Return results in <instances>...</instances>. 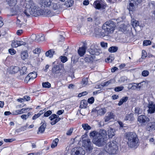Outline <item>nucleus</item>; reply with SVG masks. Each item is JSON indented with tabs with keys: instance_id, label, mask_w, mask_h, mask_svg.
<instances>
[{
	"instance_id": "f257e3e1",
	"label": "nucleus",
	"mask_w": 155,
	"mask_h": 155,
	"mask_svg": "<svg viewBox=\"0 0 155 155\" xmlns=\"http://www.w3.org/2000/svg\"><path fill=\"white\" fill-rule=\"evenodd\" d=\"M39 3L41 9L36 6L32 0L27 2L23 15H25L27 16L30 15L34 16L36 15L51 16V12L50 9H48L51 6L52 2L51 0H40Z\"/></svg>"
},
{
	"instance_id": "f03ea898",
	"label": "nucleus",
	"mask_w": 155,
	"mask_h": 155,
	"mask_svg": "<svg viewBox=\"0 0 155 155\" xmlns=\"http://www.w3.org/2000/svg\"><path fill=\"white\" fill-rule=\"evenodd\" d=\"M125 138L127 140L128 147L133 149H137L140 144L139 140L136 134L133 132L125 133Z\"/></svg>"
},
{
	"instance_id": "7ed1b4c3",
	"label": "nucleus",
	"mask_w": 155,
	"mask_h": 155,
	"mask_svg": "<svg viewBox=\"0 0 155 155\" xmlns=\"http://www.w3.org/2000/svg\"><path fill=\"white\" fill-rule=\"evenodd\" d=\"M104 149L106 152L109 154H116L118 150L117 142L116 141H112L108 142L104 147Z\"/></svg>"
},
{
	"instance_id": "20e7f679",
	"label": "nucleus",
	"mask_w": 155,
	"mask_h": 155,
	"mask_svg": "<svg viewBox=\"0 0 155 155\" xmlns=\"http://www.w3.org/2000/svg\"><path fill=\"white\" fill-rule=\"evenodd\" d=\"M116 25L112 21H107L102 26V29L104 31V35L113 33L115 29Z\"/></svg>"
},
{
	"instance_id": "39448f33",
	"label": "nucleus",
	"mask_w": 155,
	"mask_h": 155,
	"mask_svg": "<svg viewBox=\"0 0 155 155\" xmlns=\"http://www.w3.org/2000/svg\"><path fill=\"white\" fill-rule=\"evenodd\" d=\"M51 71L52 75L55 78L60 76L64 71V64H60L53 66Z\"/></svg>"
},
{
	"instance_id": "423d86ee",
	"label": "nucleus",
	"mask_w": 155,
	"mask_h": 155,
	"mask_svg": "<svg viewBox=\"0 0 155 155\" xmlns=\"http://www.w3.org/2000/svg\"><path fill=\"white\" fill-rule=\"evenodd\" d=\"M93 5L95 9L100 10L105 9L107 6L105 2L103 0H96L94 2Z\"/></svg>"
},
{
	"instance_id": "0eeeda50",
	"label": "nucleus",
	"mask_w": 155,
	"mask_h": 155,
	"mask_svg": "<svg viewBox=\"0 0 155 155\" xmlns=\"http://www.w3.org/2000/svg\"><path fill=\"white\" fill-rule=\"evenodd\" d=\"M82 145L88 153H90L92 152L93 149V146L90 139H88L83 140Z\"/></svg>"
},
{
	"instance_id": "6e6552de",
	"label": "nucleus",
	"mask_w": 155,
	"mask_h": 155,
	"mask_svg": "<svg viewBox=\"0 0 155 155\" xmlns=\"http://www.w3.org/2000/svg\"><path fill=\"white\" fill-rule=\"evenodd\" d=\"M137 120L141 125H145L150 121V120L147 116L141 115L138 117Z\"/></svg>"
},
{
	"instance_id": "1a4fd4ad",
	"label": "nucleus",
	"mask_w": 155,
	"mask_h": 155,
	"mask_svg": "<svg viewBox=\"0 0 155 155\" xmlns=\"http://www.w3.org/2000/svg\"><path fill=\"white\" fill-rule=\"evenodd\" d=\"M85 151L81 147H75L71 151V155H84Z\"/></svg>"
},
{
	"instance_id": "9d476101",
	"label": "nucleus",
	"mask_w": 155,
	"mask_h": 155,
	"mask_svg": "<svg viewBox=\"0 0 155 155\" xmlns=\"http://www.w3.org/2000/svg\"><path fill=\"white\" fill-rule=\"evenodd\" d=\"M93 142L96 145L100 147L104 145L106 143V140L104 139V138L101 137L99 136L93 140Z\"/></svg>"
},
{
	"instance_id": "9b49d317",
	"label": "nucleus",
	"mask_w": 155,
	"mask_h": 155,
	"mask_svg": "<svg viewBox=\"0 0 155 155\" xmlns=\"http://www.w3.org/2000/svg\"><path fill=\"white\" fill-rule=\"evenodd\" d=\"M147 107L148 109L147 110L148 114H152L155 112V104L153 102H149Z\"/></svg>"
},
{
	"instance_id": "f8f14e48",
	"label": "nucleus",
	"mask_w": 155,
	"mask_h": 155,
	"mask_svg": "<svg viewBox=\"0 0 155 155\" xmlns=\"http://www.w3.org/2000/svg\"><path fill=\"white\" fill-rule=\"evenodd\" d=\"M49 118L50 120L52 121L51 122V124L52 125L55 124L61 120V118L59 117L58 116L54 114L51 115Z\"/></svg>"
},
{
	"instance_id": "ddd939ff",
	"label": "nucleus",
	"mask_w": 155,
	"mask_h": 155,
	"mask_svg": "<svg viewBox=\"0 0 155 155\" xmlns=\"http://www.w3.org/2000/svg\"><path fill=\"white\" fill-rule=\"evenodd\" d=\"M30 109H31V108H30ZM29 109H30V108H23L20 110H17L14 111L12 112V115H16L26 113L29 111L28 110Z\"/></svg>"
},
{
	"instance_id": "4468645a",
	"label": "nucleus",
	"mask_w": 155,
	"mask_h": 155,
	"mask_svg": "<svg viewBox=\"0 0 155 155\" xmlns=\"http://www.w3.org/2000/svg\"><path fill=\"white\" fill-rule=\"evenodd\" d=\"M74 1L73 0H67L64 4H62L61 8H63V10L66 9L67 8L72 6L74 4Z\"/></svg>"
},
{
	"instance_id": "2eb2a0df",
	"label": "nucleus",
	"mask_w": 155,
	"mask_h": 155,
	"mask_svg": "<svg viewBox=\"0 0 155 155\" xmlns=\"http://www.w3.org/2000/svg\"><path fill=\"white\" fill-rule=\"evenodd\" d=\"M147 131L152 132L155 130V122H150L149 123L146 127Z\"/></svg>"
},
{
	"instance_id": "dca6fc26",
	"label": "nucleus",
	"mask_w": 155,
	"mask_h": 155,
	"mask_svg": "<svg viewBox=\"0 0 155 155\" xmlns=\"http://www.w3.org/2000/svg\"><path fill=\"white\" fill-rule=\"evenodd\" d=\"M86 50L85 46L84 45L80 47L78 50V53L79 55L81 57L83 56L86 52Z\"/></svg>"
},
{
	"instance_id": "f3484780",
	"label": "nucleus",
	"mask_w": 155,
	"mask_h": 155,
	"mask_svg": "<svg viewBox=\"0 0 155 155\" xmlns=\"http://www.w3.org/2000/svg\"><path fill=\"white\" fill-rule=\"evenodd\" d=\"M114 129L109 127L108 130V136L109 138H112L115 135Z\"/></svg>"
},
{
	"instance_id": "a211bd4d",
	"label": "nucleus",
	"mask_w": 155,
	"mask_h": 155,
	"mask_svg": "<svg viewBox=\"0 0 155 155\" xmlns=\"http://www.w3.org/2000/svg\"><path fill=\"white\" fill-rule=\"evenodd\" d=\"M134 3L133 2L132 0L130 1V3L129 5L127 7V8L129 10L130 13V12H133L135 10V6L134 5Z\"/></svg>"
},
{
	"instance_id": "6ab92c4d",
	"label": "nucleus",
	"mask_w": 155,
	"mask_h": 155,
	"mask_svg": "<svg viewBox=\"0 0 155 155\" xmlns=\"http://www.w3.org/2000/svg\"><path fill=\"white\" fill-rule=\"evenodd\" d=\"M19 70V68L17 66H12L10 68V72L12 74L17 73Z\"/></svg>"
},
{
	"instance_id": "aec40b11",
	"label": "nucleus",
	"mask_w": 155,
	"mask_h": 155,
	"mask_svg": "<svg viewBox=\"0 0 155 155\" xmlns=\"http://www.w3.org/2000/svg\"><path fill=\"white\" fill-rule=\"evenodd\" d=\"M7 4L10 7H14L17 4L18 0H6Z\"/></svg>"
},
{
	"instance_id": "412c9836",
	"label": "nucleus",
	"mask_w": 155,
	"mask_h": 155,
	"mask_svg": "<svg viewBox=\"0 0 155 155\" xmlns=\"http://www.w3.org/2000/svg\"><path fill=\"white\" fill-rule=\"evenodd\" d=\"M23 18L21 16H18L17 18L16 24L19 27H21L23 25L22 21Z\"/></svg>"
},
{
	"instance_id": "4be33fe9",
	"label": "nucleus",
	"mask_w": 155,
	"mask_h": 155,
	"mask_svg": "<svg viewBox=\"0 0 155 155\" xmlns=\"http://www.w3.org/2000/svg\"><path fill=\"white\" fill-rule=\"evenodd\" d=\"M46 126V124L45 123H43L39 128L37 134H39V133H43L45 130Z\"/></svg>"
},
{
	"instance_id": "5701e85b",
	"label": "nucleus",
	"mask_w": 155,
	"mask_h": 155,
	"mask_svg": "<svg viewBox=\"0 0 155 155\" xmlns=\"http://www.w3.org/2000/svg\"><path fill=\"white\" fill-rule=\"evenodd\" d=\"M115 81L114 80L111 79L102 83L101 85L103 87L107 86L109 85L114 84L115 83Z\"/></svg>"
},
{
	"instance_id": "b1692460",
	"label": "nucleus",
	"mask_w": 155,
	"mask_h": 155,
	"mask_svg": "<svg viewBox=\"0 0 155 155\" xmlns=\"http://www.w3.org/2000/svg\"><path fill=\"white\" fill-rule=\"evenodd\" d=\"M134 115L132 113L127 114L124 117V120H134Z\"/></svg>"
},
{
	"instance_id": "393cba45",
	"label": "nucleus",
	"mask_w": 155,
	"mask_h": 155,
	"mask_svg": "<svg viewBox=\"0 0 155 155\" xmlns=\"http://www.w3.org/2000/svg\"><path fill=\"white\" fill-rule=\"evenodd\" d=\"M54 52L55 51L53 50H49L46 52V56L50 58H51L53 57Z\"/></svg>"
},
{
	"instance_id": "a878e982",
	"label": "nucleus",
	"mask_w": 155,
	"mask_h": 155,
	"mask_svg": "<svg viewBox=\"0 0 155 155\" xmlns=\"http://www.w3.org/2000/svg\"><path fill=\"white\" fill-rule=\"evenodd\" d=\"M21 58L22 59L25 60L27 59L28 57V54L26 51H22L21 54Z\"/></svg>"
},
{
	"instance_id": "bb28decb",
	"label": "nucleus",
	"mask_w": 155,
	"mask_h": 155,
	"mask_svg": "<svg viewBox=\"0 0 155 155\" xmlns=\"http://www.w3.org/2000/svg\"><path fill=\"white\" fill-rule=\"evenodd\" d=\"M100 136L99 133L97 132L96 131H94L90 133V136L92 137L94 140L97 137Z\"/></svg>"
},
{
	"instance_id": "cd10ccee",
	"label": "nucleus",
	"mask_w": 155,
	"mask_h": 155,
	"mask_svg": "<svg viewBox=\"0 0 155 155\" xmlns=\"http://www.w3.org/2000/svg\"><path fill=\"white\" fill-rule=\"evenodd\" d=\"M99 134H100V136L101 137L104 138V139L106 140L107 138L105 137L107 134L106 130H100Z\"/></svg>"
},
{
	"instance_id": "c85d7f7f",
	"label": "nucleus",
	"mask_w": 155,
	"mask_h": 155,
	"mask_svg": "<svg viewBox=\"0 0 155 155\" xmlns=\"http://www.w3.org/2000/svg\"><path fill=\"white\" fill-rule=\"evenodd\" d=\"M128 100V97H123L120 100L118 104V105H121L124 103L126 102Z\"/></svg>"
},
{
	"instance_id": "c756f323",
	"label": "nucleus",
	"mask_w": 155,
	"mask_h": 155,
	"mask_svg": "<svg viewBox=\"0 0 155 155\" xmlns=\"http://www.w3.org/2000/svg\"><path fill=\"white\" fill-rule=\"evenodd\" d=\"M106 112V109L105 108L99 109L97 110V113L98 115H104Z\"/></svg>"
},
{
	"instance_id": "7c9ffc66",
	"label": "nucleus",
	"mask_w": 155,
	"mask_h": 155,
	"mask_svg": "<svg viewBox=\"0 0 155 155\" xmlns=\"http://www.w3.org/2000/svg\"><path fill=\"white\" fill-rule=\"evenodd\" d=\"M82 126L84 130L87 131L91 129V127L87 124H82Z\"/></svg>"
},
{
	"instance_id": "2f4dec72",
	"label": "nucleus",
	"mask_w": 155,
	"mask_h": 155,
	"mask_svg": "<svg viewBox=\"0 0 155 155\" xmlns=\"http://www.w3.org/2000/svg\"><path fill=\"white\" fill-rule=\"evenodd\" d=\"M87 102L85 100H83L81 101L80 103V107L82 108H85L87 106Z\"/></svg>"
},
{
	"instance_id": "473e14b6",
	"label": "nucleus",
	"mask_w": 155,
	"mask_h": 155,
	"mask_svg": "<svg viewBox=\"0 0 155 155\" xmlns=\"http://www.w3.org/2000/svg\"><path fill=\"white\" fill-rule=\"evenodd\" d=\"M61 7V6H59L58 4L55 3H53L52 2V4L51 5V6L50 8H49L48 9L50 8H53L54 10L57 9L59 7Z\"/></svg>"
},
{
	"instance_id": "72a5a7b5",
	"label": "nucleus",
	"mask_w": 155,
	"mask_h": 155,
	"mask_svg": "<svg viewBox=\"0 0 155 155\" xmlns=\"http://www.w3.org/2000/svg\"><path fill=\"white\" fill-rule=\"evenodd\" d=\"M114 116V115L113 113H110L105 118V122L108 121L111 119L113 118Z\"/></svg>"
},
{
	"instance_id": "f704fd0d",
	"label": "nucleus",
	"mask_w": 155,
	"mask_h": 155,
	"mask_svg": "<svg viewBox=\"0 0 155 155\" xmlns=\"http://www.w3.org/2000/svg\"><path fill=\"white\" fill-rule=\"evenodd\" d=\"M27 68L25 66L22 67L21 69H19V71L20 72L21 75H24L26 74L27 73Z\"/></svg>"
},
{
	"instance_id": "c9c22d12",
	"label": "nucleus",
	"mask_w": 155,
	"mask_h": 155,
	"mask_svg": "<svg viewBox=\"0 0 155 155\" xmlns=\"http://www.w3.org/2000/svg\"><path fill=\"white\" fill-rule=\"evenodd\" d=\"M118 48L116 46H111L108 49V51L111 53H114L116 52Z\"/></svg>"
},
{
	"instance_id": "e433bc0d",
	"label": "nucleus",
	"mask_w": 155,
	"mask_h": 155,
	"mask_svg": "<svg viewBox=\"0 0 155 155\" xmlns=\"http://www.w3.org/2000/svg\"><path fill=\"white\" fill-rule=\"evenodd\" d=\"M136 85V83H130L128 84V88L129 89H131L132 90H136V89H137Z\"/></svg>"
},
{
	"instance_id": "4c0bfd02",
	"label": "nucleus",
	"mask_w": 155,
	"mask_h": 155,
	"mask_svg": "<svg viewBox=\"0 0 155 155\" xmlns=\"http://www.w3.org/2000/svg\"><path fill=\"white\" fill-rule=\"evenodd\" d=\"M131 24L133 27L134 28L135 27H136L138 26L139 25V23L138 21L134 19H132L131 20Z\"/></svg>"
},
{
	"instance_id": "58836bf2",
	"label": "nucleus",
	"mask_w": 155,
	"mask_h": 155,
	"mask_svg": "<svg viewBox=\"0 0 155 155\" xmlns=\"http://www.w3.org/2000/svg\"><path fill=\"white\" fill-rule=\"evenodd\" d=\"M28 74L32 80L36 78L37 77V73L35 71L31 72Z\"/></svg>"
},
{
	"instance_id": "ea45409f",
	"label": "nucleus",
	"mask_w": 155,
	"mask_h": 155,
	"mask_svg": "<svg viewBox=\"0 0 155 155\" xmlns=\"http://www.w3.org/2000/svg\"><path fill=\"white\" fill-rule=\"evenodd\" d=\"M58 141L59 140L58 138L55 139L53 141L51 145V147L53 148L57 146Z\"/></svg>"
},
{
	"instance_id": "a19ab883",
	"label": "nucleus",
	"mask_w": 155,
	"mask_h": 155,
	"mask_svg": "<svg viewBox=\"0 0 155 155\" xmlns=\"http://www.w3.org/2000/svg\"><path fill=\"white\" fill-rule=\"evenodd\" d=\"M11 46L13 48H16L18 47V41L14 40L12 41Z\"/></svg>"
},
{
	"instance_id": "79ce46f5",
	"label": "nucleus",
	"mask_w": 155,
	"mask_h": 155,
	"mask_svg": "<svg viewBox=\"0 0 155 155\" xmlns=\"http://www.w3.org/2000/svg\"><path fill=\"white\" fill-rule=\"evenodd\" d=\"M147 139L149 140L150 144L153 145H155V141L153 137H150V136H148Z\"/></svg>"
},
{
	"instance_id": "37998d69",
	"label": "nucleus",
	"mask_w": 155,
	"mask_h": 155,
	"mask_svg": "<svg viewBox=\"0 0 155 155\" xmlns=\"http://www.w3.org/2000/svg\"><path fill=\"white\" fill-rule=\"evenodd\" d=\"M38 41H43L45 40V36L44 35L40 34L39 35H38Z\"/></svg>"
},
{
	"instance_id": "c03bdc74",
	"label": "nucleus",
	"mask_w": 155,
	"mask_h": 155,
	"mask_svg": "<svg viewBox=\"0 0 155 155\" xmlns=\"http://www.w3.org/2000/svg\"><path fill=\"white\" fill-rule=\"evenodd\" d=\"M42 86L44 87L49 88L51 87V85L48 82H46L42 83Z\"/></svg>"
},
{
	"instance_id": "a18cd8bd",
	"label": "nucleus",
	"mask_w": 155,
	"mask_h": 155,
	"mask_svg": "<svg viewBox=\"0 0 155 155\" xmlns=\"http://www.w3.org/2000/svg\"><path fill=\"white\" fill-rule=\"evenodd\" d=\"M18 44L19 46H20L21 45H24L25 46L27 47L28 45L27 44L26 42L22 41H18Z\"/></svg>"
},
{
	"instance_id": "49530a36",
	"label": "nucleus",
	"mask_w": 155,
	"mask_h": 155,
	"mask_svg": "<svg viewBox=\"0 0 155 155\" xmlns=\"http://www.w3.org/2000/svg\"><path fill=\"white\" fill-rule=\"evenodd\" d=\"M30 39L32 41H37L38 39V35L35 34H32L30 37Z\"/></svg>"
},
{
	"instance_id": "de8ad7c7",
	"label": "nucleus",
	"mask_w": 155,
	"mask_h": 155,
	"mask_svg": "<svg viewBox=\"0 0 155 155\" xmlns=\"http://www.w3.org/2000/svg\"><path fill=\"white\" fill-rule=\"evenodd\" d=\"M124 88V87L123 86L117 87L115 88L114 91L116 92H119L122 91Z\"/></svg>"
},
{
	"instance_id": "09e8293b",
	"label": "nucleus",
	"mask_w": 155,
	"mask_h": 155,
	"mask_svg": "<svg viewBox=\"0 0 155 155\" xmlns=\"http://www.w3.org/2000/svg\"><path fill=\"white\" fill-rule=\"evenodd\" d=\"M82 83L83 84V86H84L88 83V80L87 78H84L82 79Z\"/></svg>"
},
{
	"instance_id": "8fccbe9b",
	"label": "nucleus",
	"mask_w": 155,
	"mask_h": 155,
	"mask_svg": "<svg viewBox=\"0 0 155 155\" xmlns=\"http://www.w3.org/2000/svg\"><path fill=\"white\" fill-rule=\"evenodd\" d=\"M61 61L63 63H64L67 61V58L64 56H61L60 57Z\"/></svg>"
},
{
	"instance_id": "3c124183",
	"label": "nucleus",
	"mask_w": 155,
	"mask_h": 155,
	"mask_svg": "<svg viewBox=\"0 0 155 155\" xmlns=\"http://www.w3.org/2000/svg\"><path fill=\"white\" fill-rule=\"evenodd\" d=\"M149 73L148 71L147 70H144L142 71V76L144 77H146L149 75Z\"/></svg>"
},
{
	"instance_id": "603ef678",
	"label": "nucleus",
	"mask_w": 155,
	"mask_h": 155,
	"mask_svg": "<svg viewBox=\"0 0 155 155\" xmlns=\"http://www.w3.org/2000/svg\"><path fill=\"white\" fill-rule=\"evenodd\" d=\"M84 60L86 62H89L91 61V55H88L84 58Z\"/></svg>"
},
{
	"instance_id": "864d4df0",
	"label": "nucleus",
	"mask_w": 155,
	"mask_h": 155,
	"mask_svg": "<svg viewBox=\"0 0 155 155\" xmlns=\"http://www.w3.org/2000/svg\"><path fill=\"white\" fill-rule=\"evenodd\" d=\"M151 41L150 40H144L143 41V45L144 46H147L151 44Z\"/></svg>"
},
{
	"instance_id": "5fc2aeb1",
	"label": "nucleus",
	"mask_w": 155,
	"mask_h": 155,
	"mask_svg": "<svg viewBox=\"0 0 155 155\" xmlns=\"http://www.w3.org/2000/svg\"><path fill=\"white\" fill-rule=\"evenodd\" d=\"M114 59V58L113 57H109L105 59V61L107 63L111 62Z\"/></svg>"
},
{
	"instance_id": "6e6d98bb",
	"label": "nucleus",
	"mask_w": 155,
	"mask_h": 155,
	"mask_svg": "<svg viewBox=\"0 0 155 155\" xmlns=\"http://www.w3.org/2000/svg\"><path fill=\"white\" fill-rule=\"evenodd\" d=\"M133 2L135 4V5H137L138 4L141 3L142 0H132Z\"/></svg>"
},
{
	"instance_id": "4d7b16f0",
	"label": "nucleus",
	"mask_w": 155,
	"mask_h": 155,
	"mask_svg": "<svg viewBox=\"0 0 155 155\" xmlns=\"http://www.w3.org/2000/svg\"><path fill=\"white\" fill-rule=\"evenodd\" d=\"M135 112L136 113L139 114L141 113L142 110L139 107H135Z\"/></svg>"
},
{
	"instance_id": "13d9d810",
	"label": "nucleus",
	"mask_w": 155,
	"mask_h": 155,
	"mask_svg": "<svg viewBox=\"0 0 155 155\" xmlns=\"http://www.w3.org/2000/svg\"><path fill=\"white\" fill-rule=\"evenodd\" d=\"M52 114V112L51 110H49L45 113L44 114V116L45 117H48L50 115Z\"/></svg>"
},
{
	"instance_id": "bf43d9fd",
	"label": "nucleus",
	"mask_w": 155,
	"mask_h": 155,
	"mask_svg": "<svg viewBox=\"0 0 155 155\" xmlns=\"http://www.w3.org/2000/svg\"><path fill=\"white\" fill-rule=\"evenodd\" d=\"M147 53L145 51L143 50L142 51L141 58L144 59L147 57Z\"/></svg>"
},
{
	"instance_id": "052dcab7",
	"label": "nucleus",
	"mask_w": 155,
	"mask_h": 155,
	"mask_svg": "<svg viewBox=\"0 0 155 155\" xmlns=\"http://www.w3.org/2000/svg\"><path fill=\"white\" fill-rule=\"evenodd\" d=\"M4 141L6 142H12V141L15 140V138L11 139H5L4 140Z\"/></svg>"
},
{
	"instance_id": "680f3d73",
	"label": "nucleus",
	"mask_w": 155,
	"mask_h": 155,
	"mask_svg": "<svg viewBox=\"0 0 155 155\" xmlns=\"http://www.w3.org/2000/svg\"><path fill=\"white\" fill-rule=\"evenodd\" d=\"M73 128H70L69 130H68L67 132H66V134L67 135H71L72 133L73 132Z\"/></svg>"
},
{
	"instance_id": "e2e57ef3",
	"label": "nucleus",
	"mask_w": 155,
	"mask_h": 155,
	"mask_svg": "<svg viewBox=\"0 0 155 155\" xmlns=\"http://www.w3.org/2000/svg\"><path fill=\"white\" fill-rule=\"evenodd\" d=\"M9 52L12 55L15 54L16 53V51L13 48L10 49L8 50Z\"/></svg>"
},
{
	"instance_id": "0e129e2a",
	"label": "nucleus",
	"mask_w": 155,
	"mask_h": 155,
	"mask_svg": "<svg viewBox=\"0 0 155 155\" xmlns=\"http://www.w3.org/2000/svg\"><path fill=\"white\" fill-rule=\"evenodd\" d=\"M94 98L93 97H91L90 98L88 99L87 102L88 103L92 104L94 102Z\"/></svg>"
},
{
	"instance_id": "69168bd1",
	"label": "nucleus",
	"mask_w": 155,
	"mask_h": 155,
	"mask_svg": "<svg viewBox=\"0 0 155 155\" xmlns=\"http://www.w3.org/2000/svg\"><path fill=\"white\" fill-rule=\"evenodd\" d=\"M41 51V50L40 48H37L33 50V52L34 54H38Z\"/></svg>"
},
{
	"instance_id": "338daca9",
	"label": "nucleus",
	"mask_w": 155,
	"mask_h": 155,
	"mask_svg": "<svg viewBox=\"0 0 155 155\" xmlns=\"http://www.w3.org/2000/svg\"><path fill=\"white\" fill-rule=\"evenodd\" d=\"M32 81V80L30 76L28 74V75L25 77V82L28 83V81Z\"/></svg>"
},
{
	"instance_id": "774afa93",
	"label": "nucleus",
	"mask_w": 155,
	"mask_h": 155,
	"mask_svg": "<svg viewBox=\"0 0 155 155\" xmlns=\"http://www.w3.org/2000/svg\"><path fill=\"white\" fill-rule=\"evenodd\" d=\"M136 86L137 88V89H136V90L138 91L142 87L141 83L138 84L136 83Z\"/></svg>"
}]
</instances>
